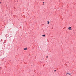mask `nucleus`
I'll use <instances>...</instances> for the list:
<instances>
[{
  "mask_svg": "<svg viewBox=\"0 0 76 76\" xmlns=\"http://www.w3.org/2000/svg\"><path fill=\"white\" fill-rule=\"evenodd\" d=\"M71 27H69V28H68V29L69 30H71Z\"/></svg>",
  "mask_w": 76,
  "mask_h": 76,
  "instance_id": "obj_1",
  "label": "nucleus"
},
{
  "mask_svg": "<svg viewBox=\"0 0 76 76\" xmlns=\"http://www.w3.org/2000/svg\"><path fill=\"white\" fill-rule=\"evenodd\" d=\"M46 57L47 58H48V56H47Z\"/></svg>",
  "mask_w": 76,
  "mask_h": 76,
  "instance_id": "obj_7",
  "label": "nucleus"
},
{
  "mask_svg": "<svg viewBox=\"0 0 76 76\" xmlns=\"http://www.w3.org/2000/svg\"><path fill=\"white\" fill-rule=\"evenodd\" d=\"M1 2H0V4H1Z\"/></svg>",
  "mask_w": 76,
  "mask_h": 76,
  "instance_id": "obj_9",
  "label": "nucleus"
},
{
  "mask_svg": "<svg viewBox=\"0 0 76 76\" xmlns=\"http://www.w3.org/2000/svg\"><path fill=\"white\" fill-rule=\"evenodd\" d=\"M67 74H69V75H70V74H69V73H67Z\"/></svg>",
  "mask_w": 76,
  "mask_h": 76,
  "instance_id": "obj_5",
  "label": "nucleus"
},
{
  "mask_svg": "<svg viewBox=\"0 0 76 76\" xmlns=\"http://www.w3.org/2000/svg\"><path fill=\"white\" fill-rule=\"evenodd\" d=\"M42 37H45V34H44L42 35Z\"/></svg>",
  "mask_w": 76,
  "mask_h": 76,
  "instance_id": "obj_3",
  "label": "nucleus"
},
{
  "mask_svg": "<svg viewBox=\"0 0 76 76\" xmlns=\"http://www.w3.org/2000/svg\"><path fill=\"white\" fill-rule=\"evenodd\" d=\"M24 50H27V48H25L24 49Z\"/></svg>",
  "mask_w": 76,
  "mask_h": 76,
  "instance_id": "obj_2",
  "label": "nucleus"
},
{
  "mask_svg": "<svg viewBox=\"0 0 76 76\" xmlns=\"http://www.w3.org/2000/svg\"><path fill=\"white\" fill-rule=\"evenodd\" d=\"M43 4L44 5V2H43Z\"/></svg>",
  "mask_w": 76,
  "mask_h": 76,
  "instance_id": "obj_8",
  "label": "nucleus"
},
{
  "mask_svg": "<svg viewBox=\"0 0 76 76\" xmlns=\"http://www.w3.org/2000/svg\"><path fill=\"white\" fill-rule=\"evenodd\" d=\"M56 70H54V72H56Z\"/></svg>",
  "mask_w": 76,
  "mask_h": 76,
  "instance_id": "obj_6",
  "label": "nucleus"
},
{
  "mask_svg": "<svg viewBox=\"0 0 76 76\" xmlns=\"http://www.w3.org/2000/svg\"><path fill=\"white\" fill-rule=\"evenodd\" d=\"M50 23V22L48 21V24H49Z\"/></svg>",
  "mask_w": 76,
  "mask_h": 76,
  "instance_id": "obj_4",
  "label": "nucleus"
}]
</instances>
